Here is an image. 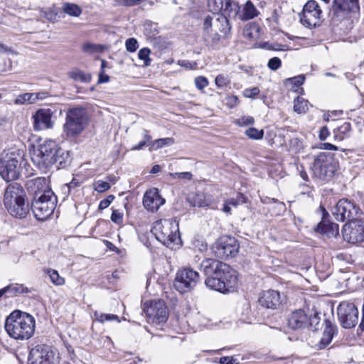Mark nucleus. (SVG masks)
Returning a JSON list of instances; mask_svg holds the SVG:
<instances>
[{"mask_svg": "<svg viewBox=\"0 0 364 364\" xmlns=\"http://www.w3.org/2000/svg\"><path fill=\"white\" fill-rule=\"evenodd\" d=\"M200 270L206 276L207 287L222 292L233 291L238 284V274L228 264L213 259H204Z\"/></svg>", "mask_w": 364, "mask_h": 364, "instance_id": "nucleus-1", "label": "nucleus"}, {"mask_svg": "<svg viewBox=\"0 0 364 364\" xmlns=\"http://www.w3.org/2000/svg\"><path fill=\"white\" fill-rule=\"evenodd\" d=\"M69 159V152L60 147L53 140H46L33 150L31 160L36 166L43 171L55 166L57 168L66 166Z\"/></svg>", "mask_w": 364, "mask_h": 364, "instance_id": "nucleus-2", "label": "nucleus"}, {"mask_svg": "<svg viewBox=\"0 0 364 364\" xmlns=\"http://www.w3.org/2000/svg\"><path fill=\"white\" fill-rule=\"evenodd\" d=\"M4 327L11 338L20 341L28 340L34 334L36 320L29 314L16 310L6 318Z\"/></svg>", "mask_w": 364, "mask_h": 364, "instance_id": "nucleus-3", "label": "nucleus"}, {"mask_svg": "<svg viewBox=\"0 0 364 364\" xmlns=\"http://www.w3.org/2000/svg\"><path fill=\"white\" fill-rule=\"evenodd\" d=\"M151 232L158 241L167 247L172 249L181 243L178 222L176 219L156 221Z\"/></svg>", "mask_w": 364, "mask_h": 364, "instance_id": "nucleus-4", "label": "nucleus"}, {"mask_svg": "<svg viewBox=\"0 0 364 364\" xmlns=\"http://www.w3.org/2000/svg\"><path fill=\"white\" fill-rule=\"evenodd\" d=\"M88 124L89 118L85 108H70L66 112L63 133L68 138H75L82 134Z\"/></svg>", "mask_w": 364, "mask_h": 364, "instance_id": "nucleus-5", "label": "nucleus"}, {"mask_svg": "<svg viewBox=\"0 0 364 364\" xmlns=\"http://www.w3.org/2000/svg\"><path fill=\"white\" fill-rule=\"evenodd\" d=\"M229 30V23L225 15L208 16L203 22V37L208 46L216 45L220 39V33H225Z\"/></svg>", "mask_w": 364, "mask_h": 364, "instance_id": "nucleus-6", "label": "nucleus"}, {"mask_svg": "<svg viewBox=\"0 0 364 364\" xmlns=\"http://www.w3.org/2000/svg\"><path fill=\"white\" fill-rule=\"evenodd\" d=\"M22 156L15 151L4 152L0 156V175L6 181H14L20 175Z\"/></svg>", "mask_w": 364, "mask_h": 364, "instance_id": "nucleus-7", "label": "nucleus"}, {"mask_svg": "<svg viewBox=\"0 0 364 364\" xmlns=\"http://www.w3.org/2000/svg\"><path fill=\"white\" fill-rule=\"evenodd\" d=\"M311 169L315 177L323 181H330L336 171L333 156L329 153H319L314 156Z\"/></svg>", "mask_w": 364, "mask_h": 364, "instance_id": "nucleus-8", "label": "nucleus"}, {"mask_svg": "<svg viewBox=\"0 0 364 364\" xmlns=\"http://www.w3.org/2000/svg\"><path fill=\"white\" fill-rule=\"evenodd\" d=\"M57 203V197L53 192L48 195L33 198L31 210L38 220L47 219L53 213Z\"/></svg>", "mask_w": 364, "mask_h": 364, "instance_id": "nucleus-9", "label": "nucleus"}, {"mask_svg": "<svg viewBox=\"0 0 364 364\" xmlns=\"http://www.w3.org/2000/svg\"><path fill=\"white\" fill-rule=\"evenodd\" d=\"M361 213L360 208L354 202L345 198L339 200L332 211L336 220L347 223L359 218Z\"/></svg>", "mask_w": 364, "mask_h": 364, "instance_id": "nucleus-10", "label": "nucleus"}, {"mask_svg": "<svg viewBox=\"0 0 364 364\" xmlns=\"http://www.w3.org/2000/svg\"><path fill=\"white\" fill-rule=\"evenodd\" d=\"M200 281L198 272L191 268H184L179 270L176 276L173 286L181 294L193 289Z\"/></svg>", "mask_w": 364, "mask_h": 364, "instance_id": "nucleus-11", "label": "nucleus"}, {"mask_svg": "<svg viewBox=\"0 0 364 364\" xmlns=\"http://www.w3.org/2000/svg\"><path fill=\"white\" fill-rule=\"evenodd\" d=\"M322 11L315 0L308 1L299 14L300 22L306 28H311L321 23Z\"/></svg>", "mask_w": 364, "mask_h": 364, "instance_id": "nucleus-12", "label": "nucleus"}, {"mask_svg": "<svg viewBox=\"0 0 364 364\" xmlns=\"http://www.w3.org/2000/svg\"><path fill=\"white\" fill-rule=\"evenodd\" d=\"M239 250V244L234 237L223 235L220 237L213 246L216 257L222 259L234 257Z\"/></svg>", "mask_w": 364, "mask_h": 364, "instance_id": "nucleus-13", "label": "nucleus"}, {"mask_svg": "<svg viewBox=\"0 0 364 364\" xmlns=\"http://www.w3.org/2000/svg\"><path fill=\"white\" fill-rule=\"evenodd\" d=\"M337 314L341 325L345 328L354 327L358 321V310L353 303L341 302L337 308Z\"/></svg>", "mask_w": 364, "mask_h": 364, "instance_id": "nucleus-14", "label": "nucleus"}, {"mask_svg": "<svg viewBox=\"0 0 364 364\" xmlns=\"http://www.w3.org/2000/svg\"><path fill=\"white\" fill-rule=\"evenodd\" d=\"M208 7L213 14L231 18H236L239 11L238 4L233 0H208Z\"/></svg>", "mask_w": 364, "mask_h": 364, "instance_id": "nucleus-15", "label": "nucleus"}, {"mask_svg": "<svg viewBox=\"0 0 364 364\" xmlns=\"http://www.w3.org/2000/svg\"><path fill=\"white\" fill-rule=\"evenodd\" d=\"M55 353L50 346L38 344L31 349L28 355V364H53Z\"/></svg>", "mask_w": 364, "mask_h": 364, "instance_id": "nucleus-16", "label": "nucleus"}, {"mask_svg": "<svg viewBox=\"0 0 364 364\" xmlns=\"http://www.w3.org/2000/svg\"><path fill=\"white\" fill-rule=\"evenodd\" d=\"M144 310L149 321L156 325L165 323L168 319V309L165 302L162 300L151 301L150 304L145 306Z\"/></svg>", "mask_w": 364, "mask_h": 364, "instance_id": "nucleus-17", "label": "nucleus"}, {"mask_svg": "<svg viewBox=\"0 0 364 364\" xmlns=\"http://www.w3.org/2000/svg\"><path fill=\"white\" fill-rule=\"evenodd\" d=\"M345 240L350 243L364 241V221L358 218L346 223L342 229Z\"/></svg>", "mask_w": 364, "mask_h": 364, "instance_id": "nucleus-18", "label": "nucleus"}, {"mask_svg": "<svg viewBox=\"0 0 364 364\" xmlns=\"http://www.w3.org/2000/svg\"><path fill=\"white\" fill-rule=\"evenodd\" d=\"M322 211V219L314 228V231L328 237H336L339 233L338 225L328 220L329 214L324 207H320Z\"/></svg>", "mask_w": 364, "mask_h": 364, "instance_id": "nucleus-19", "label": "nucleus"}, {"mask_svg": "<svg viewBox=\"0 0 364 364\" xmlns=\"http://www.w3.org/2000/svg\"><path fill=\"white\" fill-rule=\"evenodd\" d=\"M26 189L30 195L34 198L48 195V191L53 192L49 187L48 181L45 177H37L28 180L26 184Z\"/></svg>", "mask_w": 364, "mask_h": 364, "instance_id": "nucleus-20", "label": "nucleus"}, {"mask_svg": "<svg viewBox=\"0 0 364 364\" xmlns=\"http://www.w3.org/2000/svg\"><path fill=\"white\" fill-rule=\"evenodd\" d=\"M54 111L47 108H41L38 109L33 117V128L36 131L51 129L53 127V121L52 120Z\"/></svg>", "mask_w": 364, "mask_h": 364, "instance_id": "nucleus-21", "label": "nucleus"}, {"mask_svg": "<svg viewBox=\"0 0 364 364\" xmlns=\"http://www.w3.org/2000/svg\"><path fill=\"white\" fill-rule=\"evenodd\" d=\"M26 193L23 188L17 183L9 184L6 188L4 197L5 207L12 208L11 205L25 199Z\"/></svg>", "mask_w": 364, "mask_h": 364, "instance_id": "nucleus-22", "label": "nucleus"}, {"mask_svg": "<svg viewBox=\"0 0 364 364\" xmlns=\"http://www.w3.org/2000/svg\"><path fill=\"white\" fill-rule=\"evenodd\" d=\"M165 199H164L159 193L157 189H151L146 191L144 198V206L149 210L152 212L157 211L161 205H164Z\"/></svg>", "mask_w": 364, "mask_h": 364, "instance_id": "nucleus-23", "label": "nucleus"}, {"mask_svg": "<svg viewBox=\"0 0 364 364\" xmlns=\"http://www.w3.org/2000/svg\"><path fill=\"white\" fill-rule=\"evenodd\" d=\"M309 321L310 318L304 310L297 309L289 317L288 325L293 330L301 329L306 328L309 324L311 325Z\"/></svg>", "mask_w": 364, "mask_h": 364, "instance_id": "nucleus-24", "label": "nucleus"}, {"mask_svg": "<svg viewBox=\"0 0 364 364\" xmlns=\"http://www.w3.org/2000/svg\"><path fill=\"white\" fill-rule=\"evenodd\" d=\"M259 302L261 306L267 309H275L281 304L280 294L275 290L264 291L259 299Z\"/></svg>", "mask_w": 364, "mask_h": 364, "instance_id": "nucleus-25", "label": "nucleus"}, {"mask_svg": "<svg viewBox=\"0 0 364 364\" xmlns=\"http://www.w3.org/2000/svg\"><path fill=\"white\" fill-rule=\"evenodd\" d=\"M333 7L336 13L358 14L360 6L358 0H334Z\"/></svg>", "mask_w": 364, "mask_h": 364, "instance_id": "nucleus-26", "label": "nucleus"}, {"mask_svg": "<svg viewBox=\"0 0 364 364\" xmlns=\"http://www.w3.org/2000/svg\"><path fill=\"white\" fill-rule=\"evenodd\" d=\"M336 333V327L331 321H326L322 336L316 344L317 348L319 350L326 348L332 341Z\"/></svg>", "mask_w": 364, "mask_h": 364, "instance_id": "nucleus-27", "label": "nucleus"}, {"mask_svg": "<svg viewBox=\"0 0 364 364\" xmlns=\"http://www.w3.org/2000/svg\"><path fill=\"white\" fill-rule=\"evenodd\" d=\"M11 207L12 208L9 207H6V208L12 216L16 218H24L29 213V205L26 203L25 199L12 204Z\"/></svg>", "mask_w": 364, "mask_h": 364, "instance_id": "nucleus-28", "label": "nucleus"}, {"mask_svg": "<svg viewBox=\"0 0 364 364\" xmlns=\"http://www.w3.org/2000/svg\"><path fill=\"white\" fill-rule=\"evenodd\" d=\"M239 10L240 8L239 7ZM259 14V11L257 8L254 6V4L250 1H247L243 6L242 11H238V14L236 18H238L240 20H250L254 18L257 16Z\"/></svg>", "mask_w": 364, "mask_h": 364, "instance_id": "nucleus-29", "label": "nucleus"}, {"mask_svg": "<svg viewBox=\"0 0 364 364\" xmlns=\"http://www.w3.org/2000/svg\"><path fill=\"white\" fill-rule=\"evenodd\" d=\"M350 124L347 122H344L333 131L335 134V138L338 141H342L344 139L348 138L350 136Z\"/></svg>", "mask_w": 364, "mask_h": 364, "instance_id": "nucleus-30", "label": "nucleus"}, {"mask_svg": "<svg viewBox=\"0 0 364 364\" xmlns=\"http://www.w3.org/2000/svg\"><path fill=\"white\" fill-rule=\"evenodd\" d=\"M4 294H9L10 296H16L20 294L28 293L30 291L26 287L19 284H12L3 288Z\"/></svg>", "mask_w": 364, "mask_h": 364, "instance_id": "nucleus-31", "label": "nucleus"}, {"mask_svg": "<svg viewBox=\"0 0 364 364\" xmlns=\"http://www.w3.org/2000/svg\"><path fill=\"white\" fill-rule=\"evenodd\" d=\"M309 109V102L301 97H297L294 100V110L298 114L306 113Z\"/></svg>", "mask_w": 364, "mask_h": 364, "instance_id": "nucleus-32", "label": "nucleus"}, {"mask_svg": "<svg viewBox=\"0 0 364 364\" xmlns=\"http://www.w3.org/2000/svg\"><path fill=\"white\" fill-rule=\"evenodd\" d=\"M174 143V139L173 138L167 137L159 139L155 141H151L149 145V150L154 151L157 150L159 149L163 148L166 146L172 145Z\"/></svg>", "mask_w": 364, "mask_h": 364, "instance_id": "nucleus-33", "label": "nucleus"}, {"mask_svg": "<svg viewBox=\"0 0 364 364\" xmlns=\"http://www.w3.org/2000/svg\"><path fill=\"white\" fill-rule=\"evenodd\" d=\"M69 76L75 81L85 83L90 82L92 78L90 74L85 73V72L80 70H73L70 72Z\"/></svg>", "mask_w": 364, "mask_h": 364, "instance_id": "nucleus-34", "label": "nucleus"}, {"mask_svg": "<svg viewBox=\"0 0 364 364\" xmlns=\"http://www.w3.org/2000/svg\"><path fill=\"white\" fill-rule=\"evenodd\" d=\"M63 11L71 16L77 17L82 13V9L79 6L71 3H65L63 5Z\"/></svg>", "mask_w": 364, "mask_h": 364, "instance_id": "nucleus-35", "label": "nucleus"}, {"mask_svg": "<svg viewBox=\"0 0 364 364\" xmlns=\"http://www.w3.org/2000/svg\"><path fill=\"white\" fill-rule=\"evenodd\" d=\"M104 48V46L92 43H85L82 46V51L88 54L102 53Z\"/></svg>", "mask_w": 364, "mask_h": 364, "instance_id": "nucleus-36", "label": "nucleus"}, {"mask_svg": "<svg viewBox=\"0 0 364 364\" xmlns=\"http://www.w3.org/2000/svg\"><path fill=\"white\" fill-rule=\"evenodd\" d=\"M47 274L49 276L51 282L57 286H60L65 284L64 278L61 277L58 271L52 269L46 270Z\"/></svg>", "mask_w": 364, "mask_h": 364, "instance_id": "nucleus-37", "label": "nucleus"}, {"mask_svg": "<svg viewBox=\"0 0 364 364\" xmlns=\"http://www.w3.org/2000/svg\"><path fill=\"white\" fill-rule=\"evenodd\" d=\"M94 316L95 319L100 323H104L105 321H117L119 322V317L115 314H107L95 311L94 313Z\"/></svg>", "mask_w": 364, "mask_h": 364, "instance_id": "nucleus-38", "label": "nucleus"}, {"mask_svg": "<svg viewBox=\"0 0 364 364\" xmlns=\"http://www.w3.org/2000/svg\"><path fill=\"white\" fill-rule=\"evenodd\" d=\"M245 134L251 139L259 140L264 136L263 129H257L255 127H250L245 131Z\"/></svg>", "mask_w": 364, "mask_h": 364, "instance_id": "nucleus-39", "label": "nucleus"}, {"mask_svg": "<svg viewBox=\"0 0 364 364\" xmlns=\"http://www.w3.org/2000/svg\"><path fill=\"white\" fill-rule=\"evenodd\" d=\"M33 93H23L19 95L15 100V104L23 105V104H33Z\"/></svg>", "mask_w": 364, "mask_h": 364, "instance_id": "nucleus-40", "label": "nucleus"}, {"mask_svg": "<svg viewBox=\"0 0 364 364\" xmlns=\"http://www.w3.org/2000/svg\"><path fill=\"white\" fill-rule=\"evenodd\" d=\"M151 50L148 48H143L139 50L138 57L144 62V65L148 66L151 64V60L149 58Z\"/></svg>", "mask_w": 364, "mask_h": 364, "instance_id": "nucleus-41", "label": "nucleus"}, {"mask_svg": "<svg viewBox=\"0 0 364 364\" xmlns=\"http://www.w3.org/2000/svg\"><path fill=\"white\" fill-rule=\"evenodd\" d=\"M230 206L236 208L240 204L246 203V198L241 193L237 195L236 198L227 200Z\"/></svg>", "mask_w": 364, "mask_h": 364, "instance_id": "nucleus-42", "label": "nucleus"}, {"mask_svg": "<svg viewBox=\"0 0 364 364\" xmlns=\"http://www.w3.org/2000/svg\"><path fill=\"white\" fill-rule=\"evenodd\" d=\"M236 124L240 127L247 126L255 123V119L251 116H242L236 120Z\"/></svg>", "mask_w": 364, "mask_h": 364, "instance_id": "nucleus-43", "label": "nucleus"}, {"mask_svg": "<svg viewBox=\"0 0 364 364\" xmlns=\"http://www.w3.org/2000/svg\"><path fill=\"white\" fill-rule=\"evenodd\" d=\"M125 46L127 51L133 53L139 47L138 41L134 38H128L125 42Z\"/></svg>", "mask_w": 364, "mask_h": 364, "instance_id": "nucleus-44", "label": "nucleus"}, {"mask_svg": "<svg viewBox=\"0 0 364 364\" xmlns=\"http://www.w3.org/2000/svg\"><path fill=\"white\" fill-rule=\"evenodd\" d=\"M194 82L196 87L200 90H203L208 85V81L207 78L203 76H199L196 77L194 80Z\"/></svg>", "mask_w": 364, "mask_h": 364, "instance_id": "nucleus-45", "label": "nucleus"}, {"mask_svg": "<svg viewBox=\"0 0 364 364\" xmlns=\"http://www.w3.org/2000/svg\"><path fill=\"white\" fill-rule=\"evenodd\" d=\"M170 176L174 179L191 181L192 178L191 172L171 173Z\"/></svg>", "mask_w": 364, "mask_h": 364, "instance_id": "nucleus-46", "label": "nucleus"}, {"mask_svg": "<svg viewBox=\"0 0 364 364\" xmlns=\"http://www.w3.org/2000/svg\"><path fill=\"white\" fill-rule=\"evenodd\" d=\"M282 65L281 60L277 57H274L269 59L267 63V67L272 70H278Z\"/></svg>", "mask_w": 364, "mask_h": 364, "instance_id": "nucleus-47", "label": "nucleus"}, {"mask_svg": "<svg viewBox=\"0 0 364 364\" xmlns=\"http://www.w3.org/2000/svg\"><path fill=\"white\" fill-rule=\"evenodd\" d=\"M110 188V185L108 182L103 181H97L95 184V190L97 192L102 193Z\"/></svg>", "mask_w": 364, "mask_h": 364, "instance_id": "nucleus-48", "label": "nucleus"}, {"mask_svg": "<svg viewBox=\"0 0 364 364\" xmlns=\"http://www.w3.org/2000/svg\"><path fill=\"white\" fill-rule=\"evenodd\" d=\"M11 68L10 59H0V75L4 72L9 71Z\"/></svg>", "mask_w": 364, "mask_h": 364, "instance_id": "nucleus-49", "label": "nucleus"}, {"mask_svg": "<svg viewBox=\"0 0 364 364\" xmlns=\"http://www.w3.org/2000/svg\"><path fill=\"white\" fill-rule=\"evenodd\" d=\"M111 220L116 224H121L123 222V214L117 210H114L111 215Z\"/></svg>", "mask_w": 364, "mask_h": 364, "instance_id": "nucleus-50", "label": "nucleus"}, {"mask_svg": "<svg viewBox=\"0 0 364 364\" xmlns=\"http://www.w3.org/2000/svg\"><path fill=\"white\" fill-rule=\"evenodd\" d=\"M215 85L219 87H223L226 86L229 80H228V77H225L224 75H218L215 80Z\"/></svg>", "mask_w": 364, "mask_h": 364, "instance_id": "nucleus-51", "label": "nucleus"}, {"mask_svg": "<svg viewBox=\"0 0 364 364\" xmlns=\"http://www.w3.org/2000/svg\"><path fill=\"white\" fill-rule=\"evenodd\" d=\"M114 196L113 195L108 196L106 198L102 200L99 204V209L103 210L109 206L114 200Z\"/></svg>", "mask_w": 364, "mask_h": 364, "instance_id": "nucleus-52", "label": "nucleus"}, {"mask_svg": "<svg viewBox=\"0 0 364 364\" xmlns=\"http://www.w3.org/2000/svg\"><path fill=\"white\" fill-rule=\"evenodd\" d=\"M143 0H117L118 4L125 6H133L139 4Z\"/></svg>", "mask_w": 364, "mask_h": 364, "instance_id": "nucleus-53", "label": "nucleus"}, {"mask_svg": "<svg viewBox=\"0 0 364 364\" xmlns=\"http://www.w3.org/2000/svg\"><path fill=\"white\" fill-rule=\"evenodd\" d=\"M259 93V89L257 87L245 89L244 91V95L246 97L252 98L255 97Z\"/></svg>", "mask_w": 364, "mask_h": 364, "instance_id": "nucleus-54", "label": "nucleus"}, {"mask_svg": "<svg viewBox=\"0 0 364 364\" xmlns=\"http://www.w3.org/2000/svg\"><path fill=\"white\" fill-rule=\"evenodd\" d=\"M305 80V77L303 75H298L291 78H289V80L291 82L292 85L296 87H299L301 85Z\"/></svg>", "mask_w": 364, "mask_h": 364, "instance_id": "nucleus-55", "label": "nucleus"}, {"mask_svg": "<svg viewBox=\"0 0 364 364\" xmlns=\"http://www.w3.org/2000/svg\"><path fill=\"white\" fill-rule=\"evenodd\" d=\"M33 100L34 103L37 100H43L46 99L50 96L49 93L48 92L43 91V92H33Z\"/></svg>", "mask_w": 364, "mask_h": 364, "instance_id": "nucleus-56", "label": "nucleus"}, {"mask_svg": "<svg viewBox=\"0 0 364 364\" xmlns=\"http://www.w3.org/2000/svg\"><path fill=\"white\" fill-rule=\"evenodd\" d=\"M264 47L268 50H284V46L281 44H269L265 43Z\"/></svg>", "mask_w": 364, "mask_h": 364, "instance_id": "nucleus-57", "label": "nucleus"}, {"mask_svg": "<svg viewBox=\"0 0 364 364\" xmlns=\"http://www.w3.org/2000/svg\"><path fill=\"white\" fill-rule=\"evenodd\" d=\"M109 81V77L105 73V71H101L99 74L98 83H105Z\"/></svg>", "mask_w": 364, "mask_h": 364, "instance_id": "nucleus-58", "label": "nucleus"}, {"mask_svg": "<svg viewBox=\"0 0 364 364\" xmlns=\"http://www.w3.org/2000/svg\"><path fill=\"white\" fill-rule=\"evenodd\" d=\"M329 134L328 129L326 127H323L320 130L319 137L321 140H325Z\"/></svg>", "mask_w": 364, "mask_h": 364, "instance_id": "nucleus-59", "label": "nucleus"}, {"mask_svg": "<svg viewBox=\"0 0 364 364\" xmlns=\"http://www.w3.org/2000/svg\"><path fill=\"white\" fill-rule=\"evenodd\" d=\"M220 364H235V360L230 357H223L220 360Z\"/></svg>", "mask_w": 364, "mask_h": 364, "instance_id": "nucleus-60", "label": "nucleus"}, {"mask_svg": "<svg viewBox=\"0 0 364 364\" xmlns=\"http://www.w3.org/2000/svg\"><path fill=\"white\" fill-rule=\"evenodd\" d=\"M321 148L323 149H326V150H337L338 149L337 146H336L335 145L330 144V143L322 144Z\"/></svg>", "mask_w": 364, "mask_h": 364, "instance_id": "nucleus-61", "label": "nucleus"}, {"mask_svg": "<svg viewBox=\"0 0 364 364\" xmlns=\"http://www.w3.org/2000/svg\"><path fill=\"white\" fill-rule=\"evenodd\" d=\"M149 144H146V141H144V140L140 141L138 144H136V146H134L132 149L133 150H140L144 146H149Z\"/></svg>", "mask_w": 364, "mask_h": 364, "instance_id": "nucleus-62", "label": "nucleus"}, {"mask_svg": "<svg viewBox=\"0 0 364 364\" xmlns=\"http://www.w3.org/2000/svg\"><path fill=\"white\" fill-rule=\"evenodd\" d=\"M144 141H146V144H150L151 142V136L149 134L148 131L144 130Z\"/></svg>", "mask_w": 364, "mask_h": 364, "instance_id": "nucleus-63", "label": "nucleus"}, {"mask_svg": "<svg viewBox=\"0 0 364 364\" xmlns=\"http://www.w3.org/2000/svg\"><path fill=\"white\" fill-rule=\"evenodd\" d=\"M223 211L226 213H230L231 211V206L227 200H225V202L224 203V205L223 208Z\"/></svg>", "mask_w": 364, "mask_h": 364, "instance_id": "nucleus-64", "label": "nucleus"}]
</instances>
